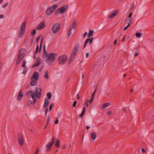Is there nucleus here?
<instances>
[{
  "instance_id": "a211bd4d",
  "label": "nucleus",
  "mask_w": 154,
  "mask_h": 154,
  "mask_svg": "<svg viewBox=\"0 0 154 154\" xmlns=\"http://www.w3.org/2000/svg\"><path fill=\"white\" fill-rule=\"evenodd\" d=\"M26 27V22L25 21L22 24L21 26L20 29V31H25V29Z\"/></svg>"
},
{
  "instance_id": "13d9d810",
  "label": "nucleus",
  "mask_w": 154,
  "mask_h": 154,
  "mask_svg": "<svg viewBox=\"0 0 154 154\" xmlns=\"http://www.w3.org/2000/svg\"><path fill=\"white\" fill-rule=\"evenodd\" d=\"M87 32H85L84 33V34L83 35V36L84 37H85L87 35Z\"/></svg>"
},
{
  "instance_id": "c9c22d12",
  "label": "nucleus",
  "mask_w": 154,
  "mask_h": 154,
  "mask_svg": "<svg viewBox=\"0 0 154 154\" xmlns=\"http://www.w3.org/2000/svg\"><path fill=\"white\" fill-rule=\"evenodd\" d=\"M26 64V62L25 60H23V62H22V66L23 67H26L25 66Z\"/></svg>"
},
{
  "instance_id": "5701e85b",
  "label": "nucleus",
  "mask_w": 154,
  "mask_h": 154,
  "mask_svg": "<svg viewBox=\"0 0 154 154\" xmlns=\"http://www.w3.org/2000/svg\"><path fill=\"white\" fill-rule=\"evenodd\" d=\"M23 53H22V52H21V51H19L17 57H20V58H22V59H23V57H24L25 55L23 54Z\"/></svg>"
},
{
  "instance_id": "0e129e2a",
  "label": "nucleus",
  "mask_w": 154,
  "mask_h": 154,
  "mask_svg": "<svg viewBox=\"0 0 154 154\" xmlns=\"http://www.w3.org/2000/svg\"><path fill=\"white\" fill-rule=\"evenodd\" d=\"M132 19L131 18H130L129 19L128 18V20L129 21V22H130H130L132 21Z\"/></svg>"
},
{
  "instance_id": "a18cd8bd",
  "label": "nucleus",
  "mask_w": 154,
  "mask_h": 154,
  "mask_svg": "<svg viewBox=\"0 0 154 154\" xmlns=\"http://www.w3.org/2000/svg\"><path fill=\"white\" fill-rule=\"evenodd\" d=\"M77 103V101H75L73 102V103L72 104V106L73 107H75L76 106V104Z\"/></svg>"
},
{
  "instance_id": "f257e3e1",
  "label": "nucleus",
  "mask_w": 154,
  "mask_h": 154,
  "mask_svg": "<svg viewBox=\"0 0 154 154\" xmlns=\"http://www.w3.org/2000/svg\"><path fill=\"white\" fill-rule=\"evenodd\" d=\"M79 48V43H76L73 47L72 52L71 54V56L69 57V59L68 61L69 64H70L72 63V61L74 59L77 53Z\"/></svg>"
},
{
  "instance_id": "864d4df0",
  "label": "nucleus",
  "mask_w": 154,
  "mask_h": 154,
  "mask_svg": "<svg viewBox=\"0 0 154 154\" xmlns=\"http://www.w3.org/2000/svg\"><path fill=\"white\" fill-rule=\"evenodd\" d=\"M126 37V35H125L123 37V38H122V42H124L125 41V38Z\"/></svg>"
},
{
  "instance_id": "338daca9",
  "label": "nucleus",
  "mask_w": 154,
  "mask_h": 154,
  "mask_svg": "<svg viewBox=\"0 0 154 154\" xmlns=\"http://www.w3.org/2000/svg\"><path fill=\"white\" fill-rule=\"evenodd\" d=\"M25 50H26V49L25 48H22L20 51H21V52H22V51H24Z\"/></svg>"
},
{
  "instance_id": "774afa93",
  "label": "nucleus",
  "mask_w": 154,
  "mask_h": 154,
  "mask_svg": "<svg viewBox=\"0 0 154 154\" xmlns=\"http://www.w3.org/2000/svg\"><path fill=\"white\" fill-rule=\"evenodd\" d=\"M38 152H39V149H38V148H37L36 149L35 152V153L38 154Z\"/></svg>"
},
{
  "instance_id": "423d86ee",
  "label": "nucleus",
  "mask_w": 154,
  "mask_h": 154,
  "mask_svg": "<svg viewBox=\"0 0 154 154\" xmlns=\"http://www.w3.org/2000/svg\"><path fill=\"white\" fill-rule=\"evenodd\" d=\"M60 25L59 23H56L52 27V30L54 33H56L60 29Z\"/></svg>"
},
{
  "instance_id": "6ab92c4d",
  "label": "nucleus",
  "mask_w": 154,
  "mask_h": 154,
  "mask_svg": "<svg viewBox=\"0 0 154 154\" xmlns=\"http://www.w3.org/2000/svg\"><path fill=\"white\" fill-rule=\"evenodd\" d=\"M51 8L50 7L48 8L46 10V14L47 15H50L53 12L52 10H51Z\"/></svg>"
},
{
  "instance_id": "4be33fe9",
  "label": "nucleus",
  "mask_w": 154,
  "mask_h": 154,
  "mask_svg": "<svg viewBox=\"0 0 154 154\" xmlns=\"http://www.w3.org/2000/svg\"><path fill=\"white\" fill-rule=\"evenodd\" d=\"M94 30L90 29L89 30V32L88 33V38H90L93 35Z\"/></svg>"
},
{
  "instance_id": "9d476101",
  "label": "nucleus",
  "mask_w": 154,
  "mask_h": 154,
  "mask_svg": "<svg viewBox=\"0 0 154 154\" xmlns=\"http://www.w3.org/2000/svg\"><path fill=\"white\" fill-rule=\"evenodd\" d=\"M39 74L38 72H35L31 78V80L32 81H37L38 79Z\"/></svg>"
},
{
  "instance_id": "ddd939ff",
  "label": "nucleus",
  "mask_w": 154,
  "mask_h": 154,
  "mask_svg": "<svg viewBox=\"0 0 154 154\" xmlns=\"http://www.w3.org/2000/svg\"><path fill=\"white\" fill-rule=\"evenodd\" d=\"M40 63L41 59L39 57H37L36 58V61L35 63V64L32 65V68H33L38 66L40 64Z\"/></svg>"
},
{
  "instance_id": "c03bdc74",
  "label": "nucleus",
  "mask_w": 154,
  "mask_h": 154,
  "mask_svg": "<svg viewBox=\"0 0 154 154\" xmlns=\"http://www.w3.org/2000/svg\"><path fill=\"white\" fill-rule=\"evenodd\" d=\"M48 55H49V54L48 55H45V54H43L42 57L44 59H45L47 57H48Z\"/></svg>"
},
{
  "instance_id": "9b49d317",
  "label": "nucleus",
  "mask_w": 154,
  "mask_h": 154,
  "mask_svg": "<svg viewBox=\"0 0 154 154\" xmlns=\"http://www.w3.org/2000/svg\"><path fill=\"white\" fill-rule=\"evenodd\" d=\"M41 89L40 88H37L36 89L35 93L36 96L38 99H39L41 97Z\"/></svg>"
},
{
  "instance_id": "2f4dec72",
  "label": "nucleus",
  "mask_w": 154,
  "mask_h": 154,
  "mask_svg": "<svg viewBox=\"0 0 154 154\" xmlns=\"http://www.w3.org/2000/svg\"><path fill=\"white\" fill-rule=\"evenodd\" d=\"M23 72H22V73L25 74L27 72V67H23Z\"/></svg>"
},
{
  "instance_id": "f3484780",
  "label": "nucleus",
  "mask_w": 154,
  "mask_h": 154,
  "mask_svg": "<svg viewBox=\"0 0 154 154\" xmlns=\"http://www.w3.org/2000/svg\"><path fill=\"white\" fill-rule=\"evenodd\" d=\"M118 11L117 10L114 11L113 13H112L109 16V18H111L114 17L117 14Z\"/></svg>"
},
{
  "instance_id": "58836bf2",
  "label": "nucleus",
  "mask_w": 154,
  "mask_h": 154,
  "mask_svg": "<svg viewBox=\"0 0 154 154\" xmlns=\"http://www.w3.org/2000/svg\"><path fill=\"white\" fill-rule=\"evenodd\" d=\"M103 60H106V61H107L108 59V56L107 54H106V55H104L103 57Z\"/></svg>"
},
{
  "instance_id": "412c9836",
  "label": "nucleus",
  "mask_w": 154,
  "mask_h": 154,
  "mask_svg": "<svg viewBox=\"0 0 154 154\" xmlns=\"http://www.w3.org/2000/svg\"><path fill=\"white\" fill-rule=\"evenodd\" d=\"M49 104V102L47 98H45L43 105V107L45 108Z\"/></svg>"
},
{
  "instance_id": "7ed1b4c3",
  "label": "nucleus",
  "mask_w": 154,
  "mask_h": 154,
  "mask_svg": "<svg viewBox=\"0 0 154 154\" xmlns=\"http://www.w3.org/2000/svg\"><path fill=\"white\" fill-rule=\"evenodd\" d=\"M68 7L67 5H64L63 6L57 9L55 11V14L57 15L60 13H64L66 11V9Z\"/></svg>"
},
{
  "instance_id": "1a4fd4ad",
  "label": "nucleus",
  "mask_w": 154,
  "mask_h": 154,
  "mask_svg": "<svg viewBox=\"0 0 154 154\" xmlns=\"http://www.w3.org/2000/svg\"><path fill=\"white\" fill-rule=\"evenodd\" d=\"M46 26L45 22L44 21L41 22L36 27V29L40 30L44 28Z\"/></svg>"
},
{
  "instance_id": "473e14b6",
  "label": "nucleus",
  "mask_w": 154,
  "mask_h": 154,
  "mask_svg": "<svg viewBox=\"0 0 154 154\" xmlns=\"http://www.w3.org/2000/svg\"><path fill=\"white\" fill-rule=\"evenodd\" d=\"M43 54H45V55H48V53L46 51L45 45H44V48H43Z\"/></svg>"
},
{
  "instance_id": "aec40b11",
  "label": "nucleus",
  "mask_w": 154,
  "mask_h": 154,
  "mask_svg": "<svg viewBox=\"0 0 154 154\" xmlns=\"http://www.w3.org/2000/svg\"><path fill=\"white\" fill-rule=\"evenodd\" d=\"M25 31H20V30L19 31L18 34V36L19 38H22L24 35Z\"/></svg>"
},
{
  "instance_id": "f8f14e48",
  "label": "nucleus",
  "mask_w": 154,
  "mask_h": 154,
  "mask_svg": "<svg viewBox=\"0 0 154 154\" xmlns=\"http://www.w3.org/2000/svg\"><path fill=\"white\" fill-rule=\"evenodd\" d=\"M93 39H94L93 37H92L91 38H87L86 40L85 41V44H84V46L83 47V48H85V47H86L87 44L89 42V44H91L92 42Z\"/></svg>"
},
{
  "instance_id": "79ce46f5",
  "label": "nucleus",
  "mask_w": 154,
  "mask_h": 154,
  "mask_svg": "<svg viewBox=\"0 0 154 154\" xmlns=\"http://www.w3.org/2000/svg\"><path fill=\"white\" fill-rule=\"evenodd\" d=\"M32 103V101L31 100H29L28 101L27 105V106H29Z\"/></svg>"
},
{
  "instance_id": "603ef678",
  "label": "nucleus",
  "mask_w": 154,
  "mask_h": 154,
  "mask_svg": "<svg viewBox=\"0 0 154 154\" xmlns=\"http://www.w3.org/2000/svg\"><path fill=\"white\" fill-rule=\"evenodd\" d=\"M43 39H44V37L43 36H42L41 38V42H40V44H42Z\"/></svg>"
},
{
  "instance_id": "c756f323",
  "label": "nucleus",
  "mask_w": 154,
  "mask_h": 154,
  "mask_svg": "<svg viewBox=\"0 0 154 154\" xmlns=\"http://www.w3.org/2000/svg\"><path fill=\"white\" fill-rule=\"evenodd\" d=\"M72 29L70 28L69 29L68 31V33L67 35V37L68 38L69 37L71 36L72 34Z\"/></svg>"
},
{
  "instance_id": "cd10ccee",
  "label": "nucleus",
  "mask_w": 154,
  "mask_h": 154,
  "mask_svg": "<svg viewBox=\"0 0 154 154\" xmlns=\"http://www.w3.org/2000/svg\"><path fill=\"white\" fill-rule=\"evenodd\" d=\"M47 96L48 97V100L50 99L52 95L51 93L50 92H48L47 93Z\"/></svg>"
},
{
  "instance_id": "b1692460",
  "label": "nucleus",
  "mask_w": 154,
  "mask_h": 154,
  "mask_svg": "<svg viewBox=\"0 0 154 154\" xmlns=\"http://www.w3.org/2000/svg\"><path fill=\"white\" fill-rule=\"evenodd\" d=\"M55 145L57 148H59L60 146L59 140L58 139H56V140Z\"/></svg>"
},
{
  "instance_id": "49530a36",
  "label": "nucleus",
  "mask_w": 154,
  "mask_h": 154,
  "mask_svg": "<svg viewBox=\"0 0 154 154\" xmlns=\"http://www.w3.org/2000/svg\"><path fill=\"white\" fill-rule=\"evenodd\" d=\"M34 99L33 100V104L34 105H35V103L36 102H37V100L36 99H35V98L34 99Z\"/></svg>"
},
{
  "instance_id": "6e6d98bb",
  "label": "nucleus",
  "mask_w": 154,
  "mask_h": 154,
  "mask_svg": "<svg viewBox=\"0 0 154 154\" xmlns=\"http://www.w3.org/2000/svg\"><path fill=\"white\" fill-rule=\"evenodd\" d=\"M141 151L143 153H145L146 152L145 149L143 148L141 149Z\"/></svg>"
},
{
  "instance_id": "37998d69",
  "label": "nucleus",
  "mask_w": 154,
  "mask_h": 154,
  "mask_svg": "<svg viewBox=\"0 0 154 154\" xmlns=\"http://www.w3.org/2000/svg\"><path fill=\"white\" fill-rule=\"evenodd\" d=\"M41 37V35H40L39 36L37 37L36 39V43L38 44V41Z\"/></svg>"
},
{
  "instance_id": "69168bd1",
  "label": "nucleus",
  "mask_w": 154,
  "mask_h": 154,
  "mask_svg": "<svg viewBox=\"0 0 154 154\" xmlns=\"http://www.w3.org/2000/svg\"><path fill=\"white\" fill-rule=\"evenodd\" d=\"M48 107L46 108L45 110V112H46V115H47V113L48 112Z\"/></svg>"
},
{
  "instance_id": "dca6fc26",
  "label": "nucleus",
  "mask_w": 154,
  "mask_h": 154,
  "mask_svg": "<svg viewBox=\"0 0 154 154\" xmlns=\"http://www.w3.org/2000/svg\"><path fill=\"white\" fill-rule=\"evenodd\" d=\"M118 11L117 10L114 11L113 13H112L109 16V18H111L114 17L117 14Z\"/></svg>"
},
{
  "instance_id": "4d7b16f0",
  "label": "nucleus",
  "mask_w": 154,
  "mask_h": 154,
  "mask_svg": "<svg viewBox=\"0 0 154 154\" xmlns=\"http://www.w3.org/2000/svg\"><path fill=\"white\" fill-rule=\"evenodd\" d=\"M85 109H86V106H84L83 109V110H82V112H85Z\"/></svg>"
},
{
  "instance_id": "f03ea898",
  "label": "nucleus",
  "mask_w": 154,
  "mask_h": 154,
  "mask_svg": "<svg viewBox=\"0 0 154 154\" xmlns=\"http://www.w3.org/2000/svg\"><path fill=\"white\" fill-rule=\"evenodd\" d=\"M54 55H56L54 53H51L49 54L48 57L46 59V62L48 63L49 65H51L53 63V62L54 60L55 59V57Z\"/></svg>"
},
{
  "instance_id": "6e6552de",
  "label": "nucleus",
  "mask_w": 154,
  "mask_h": 154,
  "mask_svg": "<svg viewBox=\"0 0 154 154\" xmlns=\"http://www.w3.org/2000/svg\"><path fill=\"white\" fill-rule=\"evenodd\" d=\"M26 95L28 96L29 97L31 96L32 99H34L36 98V95L35 92L33 93L32 91L31 90L28 91L26 93Z\"/></svg>"
},
{
  "instance_id": "09e8293b",
  "label": "nucleus",
  "mask_w": 154,
  "mask_h": 154,
  "mask_svg": "<svg viewBox=\"0 0 154 154\" xmlns=\"http://www.w3.org/2000/svg\"><path fill=\"white\" fill-rule=\"evenodd\" d=\"M85 112H82L81 114L79 115V116L81 117L82 118Z\"/></svg>"
},
{
  "instance_id": "393cba45",
  "label": "nucleus",
  "mask_w": 154,
  "mask_h": 154,
  "mask_svg": "<svg viewBox=\"0 0 154 154\" xmlns=\"http://www.w3.org/2000/svg\"><path fill=\"white\" fill-rule=\"evenodd\" d=\"M23 59H22V58H20V57H19L18 58V57H17V60H16V63L17 65L19 64L22 61V60Z\"/></svg>"
},
{
  "instance_id": "4468645a",
  "label": "nucleus",
  "mask_w": 154,
  "mask_h": 154,
  "mask_svg": "<svg viewBox=\"0 0 154 154\" xmlns=\"http://www.w3.org/2000/svg\"><path fill=\"white\" fill-rule=\"evenodd\" d=\"M22 90H20L17 96V100L18 101H20L22 97L23 96V94L22 93Z\"/></svg>"
},
{
  "instance_id": "4c0bfd02",
  "label": "nucleus",
  "mask_w": 154,
  "mask_h": 154,
  "mask_svg": "<svg viewBox=\"0 0 154 154\" xmlns=\"http://www.w3.org/2000/svg\"><path fill=\"white\" fill-rule=\"evenodd\" d=\"M135 35L137 37L140 38L141 36V34L140 32H137L135 34Z\"/></svg>"
},
{
  "instance_id": "e2e57ef3",
  "label": "nucleus",
  "mask_w": 154,
  "mask_h": 154,
  "mask_svg": "<svg viewBox=\"0 0 154 154\" xmlns=\"http://www.w3.org/2000/svg\"><path fill=\"white\" fill-rule=\"evenodd\" d=\"M107 114L108 115H110L111 114V111H109L107 112Z\"/></svg>"
},
{
  "instance_id": "052dcab7",
  "label": "nucleus",
  "mask_w": 154,
  "mask_h": 154,
  "mask_svg": "<svg viewBox=\"0 0 154 154\" xmlns=\"http://www.w3.org/2000/svg\"><path fill=\"white\" fill-rule=\"evenodd\" d=\"M4 17V15L2 14H1L0 15V19L3 18Z\"/></svg>"
},
{
  "instance_id": "39448f33",
  "label": "nucleus",
  "mask_w": 154,
  "mask_h": 154,
  "mask_svg": "<svg viewBox=\"0 0 154 154\" xmlns=\"http://www.w3.org/2000/svg\"><path fill=\"white\" fill-rule=\"evenodd\" d=\"M54 137L53 136L51 142H48L45 145V146L46 147V149L47 152H49L50 151L52 146L54 143Z\"/></svg>"
},
{
  "instance_id": "a19ab883",
  "label": "nucleus",
  "mask_w": 154,
  "mask_h": 154,
  "mask_svg": "<svg viewBox=\"0 0 154 154\" xmlns=\"http://www.w3.org/2000/svg\"><path fill=\"white\" fill-rule=\"evenodd\" d=\"M130 26V22L128 23V25L125 26V28H124V31H125L128 28V27H129Z\"/></svg>"
},
{
  "instance_id": "20e7f679",
  "label": "nucleus",
  "mask_w": 154,
  "mask_h": 154,
  "mask_svg": "<svg viewBox=\"0 0 154 154\" xmlns=\"http://www.w3.org/2000/svg\"><path fill=\"white\" fill-rule=\"evenodd\" d=\"M68 57L65 55H60L59 57L58 63L61 65H64L67 60Z\"/></svg>"
},
{
  "instance_id": "5fc2aeb1",
  "label": "nucleus",
  "mask_w": 154,
  "mask_h": 154,
  "mask_svg": "<svg viewBox=\"0 0 154 154\" xmlns=\"http://www.w3.org/2000/svg\"><path fill=\"white\" fill-rule=\"evenodd\" d=\"M132 14V13H131L129 14V15L128 16V18L129 19L130 18H131Z\"/></svg>"
},
{
  "instance_id": "e433bc0d",
  "label": "nucleus",
  "mask_w": 154,
  "mask_h": 154,
  "mask_svg": "<svg viewBox=\"0 0 154 154\" xmlns=\"http://www.w3.org/2000/svg\"><path fill=\"white\" fill-rule=\"evenodd\" d=\"M36 33V30L35 29H33L31 32V34L32 35H34Z\"/></svg>"
},
{
  "instance_id": "8fccbe9b",
  "label": "nucleus",
  "mask_w": 154,
  "mask_h": 154,
  "mask_svg": "<svg viewBox=\"0 0 154 154\" xmlns=\"http://www.w3.org/2000/svg\"><path fill=\"white\" fill-rule=\"evenodd\" d=\"M57 119H57H56V120H55V121L54 122V123L55 124H57L58 123L59 121Z\"/></svg>"
},
{
  "instance_id": "f704fd0d",
  "label": "nucleus",
  "mask_w": 154,
  "mask_h": 154,
  "mask_svg": "<svg viewBox=\"0 0 154 154\" xmlns=\"http://www.w3.org/2000/svg\"><path fill=\"white\" fill-rule=\"evenodd\" d=\"M76 27V26H75V23H73L72 26H70V28L72 29V28H74V29H75Z\"/></svg>"
},
{
  "instance_id": "a878e982",
  "label": "nucleus",
  "mask_w": 154,
  "mask_h": 154,
  "mask_svg": "<svg viewBox=\"0 0 154 154\" xmlns=\"http://www.w3.org/2000/svg\"><path fill=\"white\" fill-rule=\"evenodd\" d=\"M110 105L109 103H106L102 104V106L104 108H105Z\"/></svg>"
},
{
  "instance_id": "ea45409f",
  "label": "nucleus",
  "mask_w": 154,
  "mask_h": 154,
  "mask_svg": "<svg viewBox=\"0 0 154 154\" xmlns=\"http://www.w3.org/2000/svg\"><path fill=\"white\" fill-rule=\"evenodd\" d=\"M96 90H97V89H96V88L95 89V90H94V91L93 92V93L92 94L91 96L94 97H95V94H96Z\"/></svg>"
},
{
  "instance_id": "0eeeda50",
  "label": "nucleus",
  "mask_w": 154,
  "mask_h": 154,
  "mask_svg": "<svg viewBox=\"0 0 154 154\" xmlns=\"http://www.w3.org/2000/svg\"><path fill=\"white\" fill-rule=\"evenodd\" d=\"M18 141L20 145L22 146L24 142L23 138L22 136L20 135V134H19L17 136Z\"/></svg>"
},
{
  "instance_id": "bf43d9fd",
  "label": "nucleus",
  "mask_w": 154,
  "mask_h": 154,
  "mask_svg": "<svg viewBox=\"0 0 154 154\" xmlns=\"http://www.w3.org/2000/svg\"><path fill=\"white\" fill-rule=\"evenodd\" d=\"M8 3H6L5 5L2 6V7L4 8L6 7L8 5Z\"/></svg>"
},
{
  "instance_id": "bb28decb",
  "label": "nucleus",
  "mask_w": 154,
  "mask_h": 154,
  "mask_svg": "<svg viewBox=\"0 0 154 154\" xmlns=\"http://www.w3.org/2000/svg\"><path fill=\"white\" fill-rule=\"evenodd\" d=\"M57 7L58 5L57 4H56L52 5L51 7H50V8H51V9H52V8H53V10H52V11H54Z\"/></svg>"
},
{
  "instance_id": "2eb2a0df",
  "label": "nucleus",
  "mask_w": 154,
  "mask_h": 154,
  "mask_svg": "<svg viewBox=\"0 0 154 154\" xmlns=\"http://www.w3.org/2000/svg\"><path fill=\"white\" fill-rule=\"evenodd\" d=\"M97 134L94 132H92L91 133V139L93 140H94L97 137Z\"/></svg>"
},
{
  "instance_id": "680f3d73",
  "label": "nucleus",
  "mask_w": 154,
  "mask_h": 154,
  "mask_svg": "<svg viewBox=\"0 0 154 154\" xmlns=\"http://www.w3.org/2000/svg\"><path fill=\"white\" fill-rule=\"evenodd\" d=\"M89 56V54L88 53H87L86 54V58H88Z\"/></svg>"
},
{
  "instance_id": "3c124183",
  "label": "nucleus",
  "mask_w": 154,
  "mask_h": 154,
  "mask_svg": "<svg viewBox=\"0 0 154 154\" xmlns=\"http://www.w3.org/2000/svg\"><path fill=\"white\" fill-rule=\"evenodd\" d=\"M49 119H50V116H48L47 117V123H47V124H48V123H49Z\"/></svg>"
},
{
  "instance_id": "de8ad7c7",
  "label": "nucleus",
  "mask_w": 154,
  "mask_h": 154,
  "mask_svg": "<svg viewBox=\"0 0 154 154\" xmlns=\"http://www.w3.org/2000/svg\"><path fill=\"white\" fill-rule=\"evenodd\" d=\"M54 105V104H51L50 106H49V110L50 111H51V109H52V107H53V106Z\"/></svg>"
},
{
  "instance_id": "7c9ffc66",
  "label": "nucleus",
  "mask_w": 154,
  "mask_h": 154,
  "mask_svg": "<svg viewBox=\"0 0 154 154\" xmlns=\"http://www.w3.org/2000/svg\"><path fill=\"white\" fill-rule=\"evenodd\" d=\"M48 71H46L45 72V77L46 78V79H49V76L48 75Z\"/></svg>"
},
{
  "instance_id": "72a5a7b5",
  "label": "nucleus",
  "mask_w": 154,
  "mask_h": 154,
  "mask_svg": "<svg viewBox=\"0 0 154 154\" xmlns=\"http://www.w3.org/2000/svg\"><path fill=\"white\" fill-rule=\"evenodd\" d=\"M39 49V46L38 45H36V48L35 49V54H37L38 52Z\"/></svg>"
},
{
  "instance_id": "c85d7f7f",
  "label": "nucleus",
  "mask_w": 154,
  "mask_h": 154,
  "mask_svg": "<svg viewBox=\"0 0 154 154\" xmlns=\"http://www.w3.org/2000/svg\"><path fill=\"white\" fill-rule=\"evenodd\" d=\"M37 81H32L30 82V85L32 86H35L36 84Z\"/></svg>"
}]
</instances>
